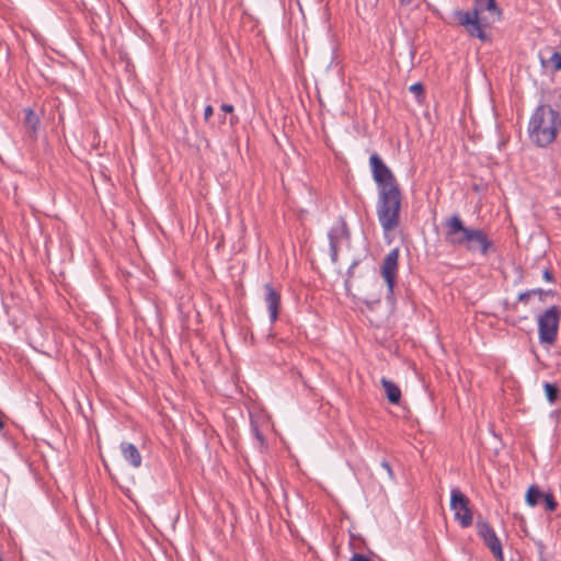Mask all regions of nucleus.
<instances>
[{
	"label": "nucleus",
	"mask_w": 561,
	"mask_h": 561,
	"mask_svg": "<svg viewBox=\"0 0 561 561\" xmlns=\"http://www.w3.org/2000/svg\"><path fill=\"white\" fill-rule=\"evenodd\" d=\"M373 178L377 184L376 213L386 236L400 225L402 195L391 170L377 156L369 159Z\"/></svg>",
	"instance_id": "nucleus-1"
},
{
	"label": "nucleus",
	"mask_w": 561,
	"mask_h": 561,
	"mask_svg": "<svg viewBox=\"0 0 561 561\" xmlns=\"http://www.w3.org/2000/svg\"><path fill=\"white\" fill-rule=\"evenodd\" d=\"M444 228L445 238L450 244L463 247L470 252H479L485 255L492 245L483 230L466 227L458 215L447 218Z\"/></svg>",
	"instance_id": "nucleus-2"
},
{
	"label": "nucleus",
	"mask_w": 561,
	"mask_h": 561,
	"mask_svg": "<svg viewBox=\"0 0 561 561\" xmlns=\"http://www.w3.org/2000/svg\"><path fill=\"white\" fill-rule=\"evenodd\" d=\"M501 11L495 0H476L472 12H459L458 21L472 36L484 39L483 30L499 21Z\"/></svg>",
	"instance_id": "nucleus-3"
},
{
	"label": "nucleus",
	"mask_w": 561,
	"mask_h": 561,
	"mask_svg": "<svg viewBox=\"0 0 561 561\" xmlns=\"http://www.w3.org/2000/svg\"><path fill=\"white\" fill-rule=\"evenodd\" d=\"M561 129V117L551 106H539L529 123L530 139L540 147L550 145Z\"/></svg>",
	"instance_id": "nucleus-4"
},
{
	"label": "nucleus",
	"mask_w": 561,
	"mask_h": 561,
	"mask_svg": "<svg viewBox=\"0 0 561 561\" xmlns=\"http://www.w3.org/2000/svg\"><path fill=\"white\" fill-rule=\"evenodd\" d=\"M559 325V314L556 307L548 309L538 319L539 337L541 343L552 344L556 341Z\"/></svg>",
	"instance_id": "nucleus-5"
},
{
	"label": "nucleus",
	"mask_w": 561,
	"mask_h": 561,
	"mask_svg": "<svg viewBox=\"0 0 561 561\" xmlns=\"http://www.w3.org/2000/svg\"><path fill=\"white\" fill-rule=\"evenodd\" d=\"M399 266V250H391L383 259L380 274L387 285L388 298L393 294Z\"/></svg>",
	"instance_id": "nucleus-6"
},
{
	"label": "nucleus",
	"mask_w": 561,
	"mask_h": 561,
	"mask_svg": "<svg viewBox=\"0 0 561 561\" xmlns=\"http://www.w3.org/2000/svg\"><path fill=\"white\" fill-rule=\"evenodd\" d=\"M450 508L455 512L456 520H459L462 527H468L472 524L469 500L458 489L451 490Z\"/></svg>",
	"instance_id": "nucleus-7"
},
{
	"label": "nucleus",
	"mask_w": 561,
	"mask_h": 561,
	"mask_svg": "<svg viewBox=\"0 0 561 561\" xmlns=\"http://www.w3.org/2000/svg\"><path fill=\"white\" fill-rule=\"evenodd\" d=\"M478 535L482 538L485 546L490 549L497 561H504L502 543L493 528L484 520L477 523Z\"/></svg>",
	"instance_id": "nucleus-8"
},
{
	"label": "nucleus",
	"mask_w": 561,
	"mask_h": 561,
	"mask_svg": "<svg viewBox=\"0 0 561 561\" xmlns=\"http://www.w3.org/2000/svg\"><path fill=\"white\" fill-rule=\"evenodd\" d=\"M265 289V302L270 311L271 321L274 322L277 319L278 307H279V295L273 289L270 284L264 285Z\"/></svg>",
	"instance_id": "nucleus-9"
},
{
	"label": "nucleus",
	"mask_w": 561,
	"mask_h": 561,
	"mask_svg": "<svg viewBox=\"0 0 561 561\" xmlns=\"http://www.w3.org/2000/svg\"><path fill=\"white\" fill-rule=\"evenodd\" d=\"M121 451L126 461L133 467L138 468L141 465V456L137 447L129 443H123L121 445Z\"/></svg>",
	"instance_id": "nucleus-10"
},
{
	"label": "nucleus",
	"mask_w": 561,
	"mask_h": 561,
	"mask_svg": "<svg viewBox=\"0 0 561 561\" xmlns=\"http://www.w3.org/2000/svg\"><path fill=\"white\" fill-rule=\"evenodd\" d=\"M24 114V126L31 137L35 138L39 126V117L34 113L32 108H25Z\"/></svg>",
	"instance_id": "nucleus-11"
},
{
	"label": "nucleus",
	"mask_w": 561,
	"mask_h": 561,
	"mask_svg": "<svg viewBox=\"0 0 561 561\" xmlns=\"http://www.w3.org/2000/svg\"><path fill=\"white\" fill-rule=\"evenodd\" d=\"M381 386L385 389L388 400L393 404H398L401 398V391L399 387L387 378L381 379Z\"/></svg>",
	"instance_id": "nucleus-12"
},
{
	"label": "nucleus",
	"mask_w": 561,
	"mask_h": 561,
	"mask_svg": "<svg viewBox=\"0 0 561 561\" xmlns=\"http://www.w3.org/2000/svg\"><path fill=\"white\" fill-rule=\"evenodd\" d=\"M541 65L545 68H551L553 70H561V53L553 51L549 57L543 54L540 56Z\"/></svg>",
	"instance_id": "nucleus-13"
},
{
	"label": "nucleus",
	"mask_w": 561,
	"mask_h": 561,
	"mask_svg": "<svg viewBox=\"0 0 561 561\" xmlns=\"http://www.w3.org/2000/svg\"><path fill=\"white\" fill-rule=\"evenodd\" d=\"M543 499V493L536 486L533 485L526 493V502L530 506L537 505Z\"/></svg>",
	"instance_id": "nucleus-14"
},
{
	"label": "nucleus",
	"mask_w": 561,
	"mask_h": 561,
	"mask_svg": "<svg viewBox=\"0 0 561 561\" xmlns=\"http://www.w3.org/2000/svg\"><path fill=\"white\" fill-rule=\"evenodd\" d=\"M343 232H344L343 228L339 227V228L332 229L329 233L330 245H331L333 257H335L336 253H337V238H339V236L343 234Z\"/></svg>",
	"instance_id": "nucleus-15"
},
{
	"label": "nucleus",
	"mask_w": 561,
	"mask_h": 561,
	"mask_svg": "<svg viewBox=\"0 0 561 561\" xmlns=\"http://www.w3.org/2000/svg\"><path fill=\"white\" fill-rule=\"evenodd\" d=\"M543 389L549 402L553 403L558 397L559 389L554 385L549 382L545 383Z\"/></svg>",
	"instance_id": "nucleus-16"
},
{
	"label": "nucleus",
	"mask_w": 561,
	"mask_h": 561,
	"mask_svg": "<svg viewBox=\"0 0 561 561\" xmlns=\"http://www.w3.org/2000/svg\"><path fill=\"white\" fill-rule=\"evenodd\" d=\"M542 500H543V501H545V503H546V507H547V510H549V511H553V510L556 508L557 503L554 502V500L552 499V496H551V495H549V494H545V493H543V499H542Z\"/></svg>",
	"instance_id": "nucleus-17"
},
{
	"label": "nucleus",
	"mask_w": 561,
	"mask_h": 561,
	"mask_svg": "<svg viewBox=\"0 0 561 561\" xmlns=\"http://www.w3.org/2000/svg\"><path fill=\"white\" fill-rule=\"evenodd\" d=\"M381 468L386 471L388 480H393V472H392V469L390 467V463L385 460V461L381 462Z\"/></svg>",
	"instance_id": "nucleus-18"
},
{
	"label": "nucleus",
	"mask_w": 561,
	"mask_h": 561,
	"mask_svg": "<svg viewBox=\"0 0 561 561\" xmlns=\"http://www.w3.org/2000/svg\"><path fill=\"white\" fill-rule=\"evenodd\" d=\"M410 91H411L412 93H415L417 96H420V95L422 94L423 87H422V84H420V83H415V84H412V85L410 87Z\"/></svg>",
	"instance_id": "nucleus-19"
},
{
	"label": "nucleus",
	"mask_w": 561,
	"mask_h": 561,
	"mask_svg": "<svg viewBox=\"0 0 561 561\" xmlns=\"http://www.w3.org/2000/svg\"><path fill=\"white\" fill-rule=\"evenodd\" d=\"M213 113H214L213 106L207 105L204 111V119L208 121L210 118V116L213 115Z\"/></svg>",
	"instance_id": "nucleus-20"
},
{
	"label": "nucleus",
	"mask_w": 561,
	"mask_h": 561,
	"mask_svg": "<svg viewBox=\"0 0 561 561\" xmlns=\"http://www.w3.org/2000/svg\"><path fill=\"white\" fill-rule=\"evenodd\" d=\"M350 561H370L367 557L360 553H355Z\"/></svg>",
	"instance_id": "nucleus-21"
},
{
	"label": "nucleus",
	"mask_w": 561,
	"mask_h": 561,
	"mask_svg": "<svg viewBox=\"0 0 561 561\" xmlns=\"http://www.w3.org/2000/svg\"><path fill=\"white\" fill-rule=\"evenodd\" d=\"M221 110L225 112V113H232L233 112V106L230 105V104H222L221 105Z\"/></svg>",
	"instance_id": "nucleus-22"
},
{
	"label": "nucleus",
	"mask_w": 561,
	"mask_h": 561,
	"mask_svg": "<svg viewBox=\"0 0 561 561\" xmlns=\"http://www.w3.org/2000/svg\"><path fill=\"white\" fill-rule=\"evenodd\" d=\"M536 291L533 290V291H528V293H524V294H520L519 295V300H525L526 298H528L530 295L535 294Z\"/></svg>",
	"instance_id": "nucleus-23"
},
{
	"label": "nucleus",
	"mask_w": 561,
	"mask_h": 561,
	"mask_svg": "<svg viewBox=\"0 0 561 561\" xmlns=\"http://www.w3.org/2000/svg\"><path fill=\"white\" fill-rule=\"evenodd\" d=\"M399 1H400V4L403 7H409L414 2V0H399Z\"/></svg>",
	"instance_id": "nucleus-24"
},
{
	"label": "nucleus",
	"mask_w": 561,
	"mask_h": 561,
	"mask_svg": "<svg viewBox=\"0 0 561 561\" xmlns=\"http://www.w3.org/2000/svg\"><path fill=\"white\" fill-rule=\"evenodd\" d=\"M237 123V118L234 116L230 117V125L233 126Z\"/></svg>",
	"instance_id": "nucleus-25"
},
{
	"label": "nucleus",
	"mask_w": 561,
	"mask_h": 561,
	"mask_svg": "<svg viewBox=\"0 0 561 561\" xmlns=\"http://www.w3.org/2000/svg\"><path fill=\"white\" fill-rule=\"evenodd\" d=\"M545 278L548 280L551 279V274L548 271L545 272Z\"/></svg>",
	"instance_id": "nucleus-26"
}]
</instances>
